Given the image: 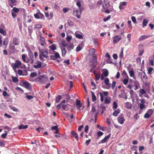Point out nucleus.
<instances>
[{
  "instance_id": "38",
  "label": "nucleus",
  "mask_w": 154,
  "mask_h": 154,
  "mask_svg": "<svg viewBox=\"0 0 154 154\" xmlns=\"http://www.w3.org/2000/svg\"><path fill=\"white\" fill-rule=\"evenodd\" d=\"M72 37L71 35H69L66 37V40L68 42H69L72 39Z\"/></svg>"
},
{
  "instance_id": "63",
  "label": "nucleus",
  "mask_w": 154,
  "mask_h": 154,
  "mask_svg": "<svg viewBox=\"0 0 154 154\" xmlns=\"http://www.w3.org/2000/svg\"><path fill=\"white\" fill-rule=\"evenodd\" d=\"M150 115L148 113H146L144 115V117L145 118H148L149 117Z\"/></svg>"
},
{
  "instance_id": "27",
  "label": "nucleus",
  "mask_w": 154,
  "mask_h": 154,
  "mask_svg": "<svg viewBox=\"0 0 154 154\" xmlns=\"http://www.w3.org/2000/svg\"><path fill=\"white\" fill-rule=\"evenodd\" d=\"M42 64L41 62H40L37 65H34L33 67L35 68H40L41 67Z\"/></svg>"
},
{
  "instance_id": "28",
  "label": "nucleus",
  "mask_w": 154,
  "mask_h": 154,
  "mask_svg": "<svg viewBox=\"0 0 154 154\" xmlns=\"http://www.w3.org/2000/svg\"><path fill=\"white\" fill-rule=\"evenodd\" d=\"M62 96L61 95H58L56 98L55 101L57 103H58L60 99H61Z\"/></svg>"
},
{
  "instance_id": "6",
  "label": "nucleus",
  "mask_w": 154,
  "mask_h": 154,
  "mask_svg": "<svg viewBox=\"0 0 154 154\" xmlns=\"http://www.w3.org/2000/svg\"><path fill=\"white\" fill-rule=\"evenodd\" d=\"M121 36L120 35L115 36L114 38L113 42L114 43H116L121 39Z\"/></svg>"
},
{
  "instance_id": "60",
  "label": "nucleus",
  "mask_w": 154,
  "mask_h": 154,
  "mask_svg": "<svg viewBox=\"0 0 154 154\" xmlns=\"http://www.w3.org/2000/svg\"><path fill=\"white\" fill-rule=\"evenodd\" d=\"M66 97V99L67 100H69L70 97V96L67 94H65L64 95Z\"/></svg>"
},
{
  "instance_id": "1",
  "label": "nucleus",
  "mask_w": 154,
  "mask_h": 154,
  "mask_svg": "<svg viewBox=\"0 0 154 154\" xmlns=\"http://www.w3.org/2000/svg\"><path fill=\"white\" fill-rule=\"evenodd\" d=\"M38 49L40 52L39 55V59L41 60H43V57L46 58L48 57V51L46 49H42L39 48H38Z\"/></svg>"
},
{
  "instance_id": "57",
  "label": "nucleus",
  "mask_w": 154,
  "mask_h": 154,
  "mask_svg": "<svg viewBox=\"0 0 154 154\" xmlns=\"http://www.w3.org/2000/svg\"><path fill=\"white\" fill-rule=\"evenodd\" d=\"M97 134L98 137H100L103 134V133L101 131H99L97 132Z\"/></svg>"
},
{
  "instance_id": "16",
  "label": "nucleus",
  "mask_w": 154,
  "mask_h": 154,
  "mask_svg": "<svg viewBox=\"0 0 154 154\" xmlns=\"http://www.w3.org/2000/svg\"><path fill=\"white\" fill-rule=\"evenodd\" d=\"M28 127V126L27 125H23L22 124L19 126L18 128L20 130H21L22 129H26Z\"/></svg>"
},
{
  "instance_id": "52",
  "label": "nucleus",
  "mask_w": 154,
  "mask_h": 154,
  "mask_svg": "<svg viewBox=\"0 0 154 154\" xmlns=\"http://www.w3.org/2000/svg\"><path fill=\"white\" fill-rule=\"evenodd\" d=\"M8 5L11 8H13L14 6H16V4H14L13 3H12L11 2L8 1Z\"/></svg>"
},
{
  "instance_id": "25",
  "label": "nucleus",
  "mask_w": 154,
  "mask_h": 154,
  "mask_svg": "<svg viewBox=\"0 0 154 154\" xmlns=\"http://www.w3.org/2000/svg\"><path fill=\"white\" fill-rule=\"evenodd\" d=\"M91 94L92 95V100L93 101H95L96 100V97L95 95V94L94 93V92L91 91Z\"/></svg>"
},
{
  "instance_id": "17",
  "label": "nucleus",
  "mask_w": 154,
  "mask_h": 154,
  "mask_svg": "<svg viewBox=\"0 0 154 154\" xmlns=\"http://www.w3.org/2000/svg\"><path fill=\"white\" fill-rule=\"evenodd\" d=\"M103 72L102 74H103L105 77H107L109 75V72L107 69H103Z\"/></svg>"
},
{
  "instance_id": "36",
  "label": "nucleus",
  "mask_w": 154,
  "mask_h": 154,
  "mask_svg": "<svg viewBox=\"0 0 154 154\" xmlns=\"http://www.w3.org/2000/svg\"><path fill=\"white\" fill-rule=\"evenodd\" d=\"M29 59H33V54L31 52V51H29Z\"/></svg>"
},
{
  "instance_id": "43",
  "label": "nucleus",
  "mask_w": 154,
  "mask_h": 154,
  "mask_svg": "<svg viewBox=\"0 0 154 154\" xmlns=\"http://www.w3.org/2000/svg\"><path fill=\"white\" fill-rule=\"evenodd\" d=\"M110 18H111V16L109 15L108 16L104 18L103 19V20L104 21L106 22L108 20H109Z\"/></svg>"
},
{
  "instance_id": "20",
  "label": "nucleus",
  "mask_w": 154,
  "mask_h": 154,
  "mask_svg": "<svg viewBox=\"0 0 154 154\" xmlns=\"http://www.w3.org/2000/svg\"><path fill=\"white\" fill-rule=\"evenodd\" d=\"M150 36V35H143L139 38V39L140 41L143 40L149 37Z\"/></svg>"
},
{
  "instance_id": "23",
  "label": "nucleus",
  "mask_w": 154,
  "mask_h": 154,
  "mask_svg": "<svg viewBox=\"0 0 154 154\" xmlns=\"http://www.w3.org/2000/svg\"><path fill=\"white\" fill-rule=\"evenodd\" d=\"M76 5L78 7L80 11V12H81L83 10L82 9L80 8L81 6V2L80 0H78L76 3Z\"/></svg>"
},
{
  "instance_id": "12",
  "label": "nucleus",
  "mask_w": 154,
  "mask_h": 154,
  "mask_svg": "<svg viewBox=\"0 0 154 154\" xmlns=\"http://www.w3.org/2000/svg\"><path fill=\"white\" fill-rule=\"evenodd\" d=\"M79 32L81 33L82 35V33L81 32L79 31H76L75 33V35L76 37L79 39H82L83 38V36L82 35H80L78 33Z\"/></svg>"
},
{
  "instance_id": "62",
  "label": "nucleus",
  "mask_w": 154,
  "mask_h": 154,
  "mask_svg": "<svg viewBox=\"0 0 154 154\" xmlns=\"http://www.w3.org/2000/svg\"><path fill=\"white\" fill-rule=\"evenodd\" d=\"M140 92L141 94H145L146 93V92L144 90L141 89L140 90Z\"/></svg>"
},
{
  "instance_id": "15",
  "label": "nucleus",
  "mask_w": 154,
  "mask_h": 154,
  "mask_svg": "<svg viewBox=\"0 0 154 154\" xmlns=\"http://www.w3.org/2000/svg\"><path fill=\"white\" fill-rule=\"evenodd\" d=\"M102 6L104 9L107 8L109 6V3L107 1H105L104 3L102 4Z\"/></svg>"
},
{
  "instance_id": "50",
  "label": "nucleus",
  "mask_w": 154,
  "mask_h": 154,
  "mask_svg": "<svg viewBox=\"0 0 154 154\" xmlns=\"http://www.w3.org/2000/svg\"><path fill=\"white\" fill-rule=\"evenodd\" d=\"M147 112L151 116L153 113V111L151 109H149L148 110Z\"/></svg>"
},
{
  "instance_id": "55",
  "label": "nucleus",
  "mask_w": 154,
  "mask_h": 154,
  "mask_svg": "<svg viewBox=\"0 0 154 154\" xmlns=\"http://www.w3.org/2000/svg\"><path fill=\"white\" fill-rule=\"evenodd\" d=\"M5 107H6V106L4 103H2L0 104V108L3 109Z\"/></svg>"
},
{
  "instance_id": "5",
  "label": "nucleus",
  "mask_w": 154,
  "mask_h": 154,
  "mask_svg": "<svg viewBox=\"0 0 154 154\" xmlns=\"http://www.w3.org/2000/svg\"><path fill=\"white\" fill-rule=\"evenodd\" d=\"M23 85L27 89H30L31 88V84L27 81L24 82L23 83Z\"/></svg>"
},
{
  "instance_id": "8",
  "label": "nucleus",
  "mask_w": 154,
  "mask_h": 154,
  "mask_svg": "<svg viewBox=\"0 0 154 154\" xmlns=\"http://www.w3.org/2000/svg\"><path fill=\"white\" fill-rule=\"evenodd\" d=\"M45 79V81H47L48 79V78L45 75H40L37 79V80L39 82H41V81L43 80V79Z\"/></svg>"
},
{
  "instance_id": "53",
  "label": "nucleus",
  "mask_w": 154,
  "mask_h": 154,
  "mask_svg": "<svg viewBox=\"0 0 154 154\" xmlns=\"http://www.w3.org/2000/svg\"><path fill=\"white\" fill-rule=\"evenodd\" d=\"M100 101L101 102H102L104 100L103 97L101 92L100 93Z\"/></svg>"
},
{
  "instance_id": "64",
  "label": "nucleus",
  "mask_w": 154,
  "mask_h": 154,
  "mask_svg": "<svg viewBox=\"0 0 154 154\" xmlns=\"http://www.w3.org/2000/svg\"><path fill=\"white\" fill-rule=\"evenodd\" d=\"M34 16L36 19H38L40 18V16H39V14H34Z\"/></svg>"
},
{
  "instance_id": "47",
  "label": "nucleus",
  "mask_w": 154,
  "mask_h": 154,
  "mask_svg": "<svg viewBox=\"0 0 154 154\" xmlns=\"http://www.w3.org/2000/svg\"><path fill=\"white\" fill-rule=\"evenodd\" d=\"M12 10L15 13H17L19 11V9L16 7H14Z\"/></svg>"
},
{
  "instance_id": "37",
  "label": "nucleus",
  "mask_w": 154,
  "mask_h": 154,
  "mask_svg": "<svg viewBox=\"0 0 154 154\" xmlns=\"http://www.w3.org/2000/svg\"><path fill=\"white\" fill-rule=\"evenodd\" d=\"M12 66L14 69H16V68H17L19 67V65H18L16 62V63H13Z\"/></svg>"
},
{
  "instance_id": "19",
  "label": "nucleus",
  "mask_w": 154,
  "mask_h": 154,
  "mask_svg": "<svg viewBox=\"0 0 154 154\" xmlns=\"http://www.w3.org/2000/svg\"><path fill=\"white\" fill-rule=\"evenodd\" d=\"M61 49L62 51V54L63 57H64L66 55V50L65 48L61 47Z\"/></svg>"
},
{
  "instance_id": "40",
  "label": "nucleus",
  "mask_w": 154,
  "mask_h": 154,
  "mask_svg": "<svg viewBox=\"0 0 154 154\" xmlns=\"http://www.w3.org/2000/svg\"><path fill=\"white\" fill-rule=\"evenodd\" d=\"M3 95L4 97H8L10 96L9 94H7L6 91H4L3 93Z\"/></svg>"
},
{
  "instance_id": "41",
  "label": "nucleus",
  "mask_w": 154,
  "mask_h": 154,
  "mask_svg": "<svg viewBox=\"0 0 154 154\" xmlns=\"http://www.w3.org/2000/svg\"><path fill=\"white\" fill-rule=\"evenodd\" d=\"M82 49V47L79 45H78L76 48V51L77 52L79 51Z\"/></svg>"
},
{
  "instance_id": "18",
  "label": "nucleus",
  "mask_w": 154,
  "mask_h": 154,
  "mask_svg": "<svg viewBox=\"0 0 154 154\" xmlns=\"http://www.w3.org/2000/svg\"><path fill=\"white\" fill-rule=\"evenodd\" d=\"M120 110L119 109L117 110H115L113 113V115L115 116H117L120 113Z\"/></svg>"
},
{
  "instance_id": "2",
  "label": "nucleus",
  "mask_w": 154,
  "mask_h": 154,
  "mask_svg": "<svg viewBox=\"0 0 154 154\" xmlns=\"http://www.w3.org/2000/svg\"><path fill=\"white\" fill-rule=\"evenodd\" d=\"M118 122L121 124H123L125 121L123 115L122 114H120L118 118Z\"/></svg>"
},
{
  "instance_id": "24",
  "label": "nucleus",
  "mask_w": 154,
  "mask_h": 154,
  "mask_svg": "<svg viewBox=\"0 0 154 154\" xmlns=\"http://www.w3.org/2000/svg\"><path fill=\"white\" fill-rule=\"evenodd\" d=\"M27 55L26 54H23L22 55V57L23 61L25 63H28V61L26 60L25 58L27 57Z\"/></svg>"
},
{
  "instance_id": "48",
  "label": "nucleus",
  "mask_w": 154,
  "mask_h": 154,
  "mask_svg": "<svg viewBox=\"0 0 154 154\" xmlns=\"http://www.w3.org/2000/svg\"><path fill=\"white\" fill-rule=\"evenodd\" d=\"M8 43V40L7 38H5L3 41V45H7Z\"/></svg>"
},
{
  "instance_id": "4",
  "label": "nucleus",
  "mask_w": 154,
  "mask_h": 154,
  "mask_svg": "<svg viewBox=\"0 0 154 154\" xmlns=\"http://www.w3.org/2000/svg\"><path fill=\"white\" fill-rule=\"evenodd\" d=\"M60 57V55L58 52H56L54 54V55H52L50 57V58L51 60H55L57 58Z\"/></svg>"
},
{
  "instance_id": "61",
  "label": "nucleus",
  "mask_w": 154,
  "mask_h": 154,
  "mask_svg": "<svg viewBox=\"0 0 154 154\" xmlns=\"http://www.w3.org/2000/svg\"><path fill=\"white\" fill-rule=\"evenodd\" d=\"M26 97L29 100H30L32 98H33V97L32 96L29 95H27L26 96Z\"/></svg>"
},
{
  "instance_id": "9",
  "label": "nucleus",
  "mask_w": 154,
  "mask_h": 154,
  "mask_svg": "<svg viewBox=\"0 0 154 154\" xmlns=\"http://www.w3.org/2000/svg\"><path fill=\"white\" fill-rule=\"evenodd\" d=\"M80 12V14L81 12H80V11H79L77 9L74 8L73 10V13L74 14H75V16L78 18H80V15L79 14V13Z\"/></svg>"
},
{
  "instance_id": "3",
  "label": "nucleus",
  "mask_w": 154,
  "mask_h": 154,
  "mask_svg": "<svg viewBox=\"0 0 154 154\" xmlns=\"http://www.w3.org/2000/svg\"><path fill=\"white\" fill-rule=\"evenodd\" d=\"M111 135L110 134H109L107 136H106L102 140L99 142V144L107 142L108 139L110 138Z\"/></svg>"
},
{
  "instance_id": "30",
  "label": "nucleus",
  "mask_w": 154,
  "mask_h": 154,
  "mask_svg": "<svg viewBox=\"0 0 154 154\" xmlns=\"http://www.w3.org/2000/svg\"><path fill=\"white\" fill-rule=\"evenodd\" d=\"M11 78L13 82H17L18 81V79L17 77L12 76Z\"/></svg>"
},
{
  "instance_id": "46",
  "label": "nucleus",
  "mask_w": 154,
  "mask_h": 154,
  "mask_svg": "<svg viewBox=\"0 0 154 154\" xmlns=\"http://www.w3.org/2000/svg\"><path fill=\"white\" fill-rule=\"evenodd\" d=\"M95 80L96 81H98L99 80L100 78V75L99 74H97L95 75Z\"/></svg>"
},
{
  "instance_id": "42",
  "label": "nucleus",
  "mask_w": 154,
  "mask_h": 154,
  "mask_svg": "<svg viewBox=\"0 0 154 154\" xmlns=\"http://www.w3.org/2000/svg\"><path fill=\"white\" fill-rule=\"evenodd\" d=\"M5 132H6V133L3 134L1 135V137L3 138H5L6 137V135L7 134V131H5Z\"/></svg>"
},
{
  "instance_id": "14",
  "label": "nucleus",
  "mask_w": 154,
  "mask_h": 154,
  "mask_svg": "<svg viewBox=\"0 0 154 154\" xmlns=\"http://www.w3.org/2000/svg\"><path fill=\"white\" fill-rule=\"evenodd\" d=\"M71 135L75 138L76 140L78 141L79 138L78 134L75 132L73 131H72L71 132Z\"/></svg>"
},
{
  "instance_id": "44",
  "label": "nucleus",
  "mask_w": 154,
  "mask_h": 154,
  "mask_svg": "<svg viewBox=\"0 0 154 154\" xmlns=\"http://www.w3.org/2000/svg\"><path fill=\"white\" fill-rule=\"evenodd\" d=\"M82 105L81 103L80 104V105H77V108L79 110H81V109H83L84 108V107H83L82 109H81V108L82 107Z\"/></svg>"
},
{
  "instance_id": "22",
  "label": "nucleus",
  "mask_w": 154,
  "mask_h": 154,
  "mask_svg": "<svg viewBox=\"0 0 154 154\" xmlns=\"http://www.w3.org/2000/svg\"><path fill=\"white\" fill-rule=\"evenodd\" d=\"M109 98V99H108L106 97L105 98L104 103L105 104H109L110 103L111 98L110 97Z\"/></svg>"
},
{
  "instance_id": "59",
  "label": "nucleus",
  "mask_w": 154,
  "mask_h": 154,
  "mask_svg": "<svg viewBox=\"0 0 154 154\" xmlns=\"http://www.w3.org/2000/svg\"><path fill=\"white\" fill-rule=\"evenodd\" d=\"M145 106H146L145 104H140V108L141 109H143Z\"/></svg>"
},
{
  "instance_id": "21",
  "label": "nucleus",
  "mask_w": 154,
  "mask_h": 154,
  "mask_svg": "<svg viewBox=\"0 0 154 154\" xmlns=\"http://www.w3.org/2000/svg\"><path fill=\"white\" fill-rule=\"evenodd\" d=\"M148 20L146 19H144L143 20L142 22L143 27H144L147 26V24L148 23Z\"/></svg>"
},
{
  "instance_id": "39",
  "label": "nucleus",
  "mask_w": 154,
  "mask_h": 154,
  "mask_svg": "<svg viewBox=\"0 0 154 154\" xmlns=\"http://www.w3.org/2000/svg\"><path fill=\"white\" fill-rule=\"evenodd\" d=\"M91 85L92 86H94V88H92V89L93 90H94L95 89H96L97 88L96 87V85L95 84L94 82L93 81L91 82Z\"/></svg>"
},
{
  "instance_id": "45",
  "label": "nucleus",
  "mask_w": 154,
  "mask_h": 154,
  "mask_svg": "<svg viewBox=\"0 0 154 154\" xmlns=\"http://www.w3.org/2000/svg\"><path fill=\"white\" fill-rule=\"evenodd\" d=\"M118 107L117 104L116 102H114L113 103V108L114 109H116Z\"/></svg>"
},
{
  "instance_id": "54",
  "label": "nucleus",
  "mask_w": 154,
  "mask_h": 154,
  "mask_svg": "<svg viewBox=\"0 0 154 154\" xmlns=\"http://www.w3.org/2000/svg\"><path fill=\"white\" fill-rule=\"evenodd\" d=\"M153 68L152 67H149L148 69V73L149 74H151V72H152L153 70Z\"/></svg>"
},
{
  "instance_id": "29",
  "label": "nucleus",
  "mask_w": 154,
  "mask_h": 154,
  "mask_svg": "<svg viewBox=\"0 0 154 154\" xmlns=\"http://www.w3.org/2000/svg\"><path fill=\"white\" fill-rule=\"evenodd\" d=\"M73 22L70 20H68V25L70 27H72L73 25Z\"/></svg>"
},
{
  "instance_id": "58",
  "label": "nucleus",
  "mask_w": 154,
  "mask_h": 154,
  "mask_svg": "<svg viewBox=\"0 0 154 154\" xmlns=\"http://www.w3.org/2000/svg\"><path fill=\"white\" fill-rule=\"evenodd\" d=\"M69 9L68 8H64L63 9V12L64 13H65L68 11Z\"/></svg>"
},
{
  "instance_id": "33",
  "label": "nucleus",
  "mask_w": 154,
  "mask_h": 154,
  "mask_svg": "<svg viewBox=\"0 0 154 154\" xmlns=\"http://www.w3.org/2000/svg\"><path fill=\"white\" fill-rule=\"evenodd\" d=\"M130 75L131 77H133L134 79H135V77L134 76V72L133 70H131L129 71Z\"/></svg>"
},
{
  "instance_id": "7",
  "label": "nucleus",
  "mask_w": 154,
  "mask_h": 154,
  "mask_svg": "<svg viewBox=\"0 0 154 154\" xmlns=\"http://www.w3.org/2000/svg\"><path fill=\"white\" fill-rule=\"evenodd\" d=\"M69 53L70 52V51L72 49L74 48V46L73 44H71L70 43H68L66 47Z\"/></svg>"
},
{
  "instance_id": "49",
  "label": "nucleus",
  "mask_w": 154,
  "mask_h": 154,
  "mask_svg": "<svg viewBox=\"0 0 154 154\" xmlns=\"http://www.w3.org/2000/svg\"><path fill=\"white\" fill-rule=\"evenodd\" d=\"M42 28V26L40 24H37L36 25L35 28L37 29H40Z\"/></svg>"
},
{
  "instance_id": "11",
  "label": "nucleus",
  "mask_w": 154,
  "mask_h": 154,
  "mask_svg": "<svg viewBox=\"0 0 154 154\" xmlns=\"http://www.w3.org/2000/svg\"><path fill=\"white\" fill-rule=\"evenodd\" d=\"M10 52L11 53H14L15 51V48L14 46L10 45L9 47Z\"/></svg>"
},
{
  "instance_id": "32",
  "label": "nucleus",
  "mask_w": 154,
  "mask_h": 154,
  "mask_svg": "<svg viewBox=\"0 0 154 154\" xmlns=\"http://www.w3.org/2000/svg\"><path fill=\"white\" fill-rule=\"evenodd\" d=\"M123 51V48H122L121 52H120L119 54V57L121 59L124 56Z\"/></svg>"
},
{
  "instance_id": "34",
  "label": "nucleus",
  "mask_w": 154,
  "mask_h": 154,
  "mask_svg": "<svg viewBox=\"0 0 154 154\" xmlns=\"http://www.w3.org/2000/svg\"><path fill=\"white\" fill-rule=\"evenodd\" d=\"M37 75V74L36 72H32L30 74V76L31 77H33L36 76Z\"/></svg>"
},
{
  "instance_id": "56",
  "label": "nucleus",
  "mask_w": 154,
  "mask_h": 154,
  "mask_svg": "<svg viewBox=\"0 0 154 154\" xmlns=\"http://www.w3.org/2000/svg\"><path fill=\"white\" fill-rule=\"evenodd\" d=\"M93 62L94 63H96L97 62V58L95 55L93 56Z\"/></svg>"
},
{
  "instance_id": "51",
  "label": "nucleus",
  "mask_w": 154,
  "mask_h": 154,
  "mask_svg": "<svg viewBox=\"0 0 154 154\" xmlns=\"http://www.w3.org/2000/svg\"><path fill=\"white\" fill-rule=\"evenodd\" d=\"M104 82L106 85H107L109 82V80L108 78H106L104 81Z\"/></svg>"
},
{
  "instance_id": "10",
  "label": "nucleus",
  "mask_w": 154,
  "mask_h": 154,
  "mask_svg": "<svg viewBox=\"0 0 154 154\" xmlns=\"http://www.w3.org/2000/svg\"><path fill=\"white\" fill-rule=\"evenodd\" d=\"M13 41L14 44L16 46L19 45L20 43V41L19 39L16 38H13Z\"/></svg>"
},
{
  "instance_id": "31",
  "label": "nucleus",
  "mask_w": 154,
  "mask_h": 154,
  "mask_svg": "<svg viewBox=\"0 0 154 154\" xmlns=\"http://www.w3.org/2000/svg\"><path fill=\"white\" fill-rule=\"evenodd\" d=\"M49 48L53 50H55L56 49V47L54 44H53L52 45L49 46Z\"/></svg>"
},
{
  "instance_id": "35",
  "label": "nucleus",
  "mask_w": 154,
  "mask_h": 154,
  "mask_svg": "<svg viewBox=\"0 0 154 154\" xmlns=\"http://www.w3.org/2000/svg\"><path fill=\"white\" fill-rule=\"evenodd\" d=\"M126 78L124 79L123 81V83L124 84V85H126L127 84L128 82V79L129 78L128 77V78L126 77Z\"/></svg>"
},
{
  "instance_id": "26",
  "label": "nucleus",
  "mask_w": 154,
  "mask_h": 154,
  "mask_svg": "<svg viewBox=\"0 0 154 154\" xmlns=\"http://www.w3.org/2000/svg\"><path fill=\"white\" fill-rule=\"evenodd\" d=\"M0 33L4 36L6 35V31L1 28H0Z\"/></svg>"
},
{
  "instance_id": "13",
  "label": "nucleus",
  "mask_w": 154,
  "mask_h": 154,
  "mask_svg": "<svg viewBox=\"0 0 154 154\" xmlns=\"http://www.w3.org/2000/svg\"><path fill=\"white\" fill-rule=\"evenodd\" d=\"M141 78L142 80H143V81H144L146 82L147 79V78L146 77V74L144 72H143L141 73Z\"/></svg>"
}]
</instances>
